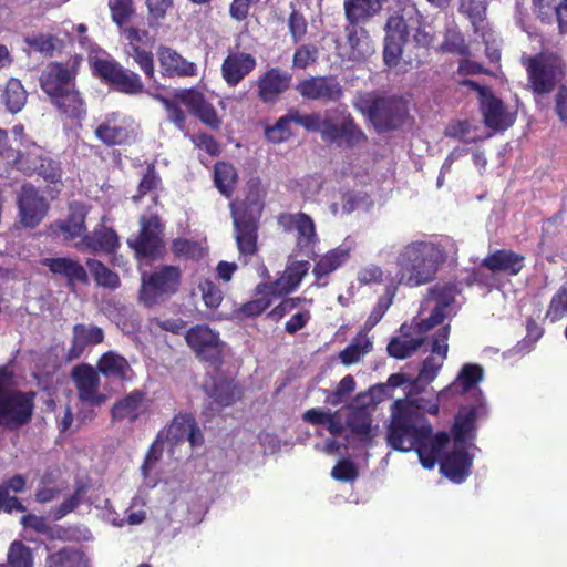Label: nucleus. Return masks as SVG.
<instances>
[{
  "label": "nucleus",
  "instance_id": "1",
  "mask_svg": "<svg viewBox=\"0 0 567 567\" xmlns=\"http://www.w3.org/2000/svg\"><path fill=\"white\" fill-rule=\"evenodd\" d=\"M386 443L399 452L415 451L421 465L432 470L443 447L449 443V435L445 432L434 435L430 423L419 415L412 405L398 400L392 405Z\"/></svg>",
  "mask_w": 567,
  "mask_h": 567
},
{
  "label": "nucleus",
  "instance_id": "2",
  "mask_svg": "<svg viewBox=\"0 0 567 567\" xmlns=\"http://www.w3.org/2000/svg\"><path fill=\"white\" fill-rule=\"evenodd\" d=\"M456 295L457 289L451 284H437L432 287L422 303V310H429L431 315L415 323L413 328L414 337L411 332L412 327L406 323L402 324L400 328L401 336L392 338L388 344L389 355L403 360L414 354L425 342L424 334L451 316Z\"/></svg>",
  "mask_w": 567,
  "mask_h": 567
},
{
  "label": "nucleus",
  "instance_id": "3",
  "mask_svg": "<svg viewBox=\"0 0 567 567\" xmlns=\"http://www.w3.org/2000/svg\"><path fill=\"white\" fill-rule=\"evenodd\" d=\"M443 249L430 241H412L404 245L396 256L399 282L417 287L433 280L444 262Z\"/></svg>",
  "mask_w": 567,
  "mask_h": 567
},
{
  "label": "nucleus",
  "instance_id": "4",
  "mask_svg": "<svg viewBox=\"0 0 567 567\" xmlns=\"http://www.w3.org/2000/svg\"><path fill=\"white\" fill-rule=\"evenodd\" d=\"M32 391L22 392L16 389L14 377L6 367L0 368V426L18 430L28 424L34 411Z\"/></svg>",
  "mask_w": 567,
  "mask_h": 567
},
{
  "label": "nucleus",
  "instance_id": "5",
  "mask_svg": "<svg viewBox=\"0 0 567 567\" xmlns=\"http://www.w3.org/2000/svg\"><path fill=\"white\" fill-rule=\"evenodd\" d=\"M353 106L369 121L378 133L399 128L408 114L405 102L396 96H380L375 93H364L357 97Z\"/></svg>",
  "mask_w": 567,
  "mask_h": 567
},
{
  "label": "nucleus",
  "instance_id": "6",
  "mask_svg": "<svg viewBox=\"0 0 567 567\" xmlns=\"http://www.w3.org/2000/svg\"><path fill=\"white\" fill-rule=\"evenodd\" d=\"M243 206L230 205L235 238L239 252L251 256L257 251L258 219L262 205L258 195H249Z\"/></svg>",
  "mask_w": 567,
  "mask_h": 567
},
{
  "label": "nucleus",
  "instance_id": "7",
  "mask_svg": "<svg viewBox=\"0 0 567 567\" xmlns=\"http://www.w3.org/2000/svg\"><path fill=\"white\" fill-rule=\"evenodd\" d=\"M181 269L176 266H163L150 275L142 276L140 301L145 307H153L165 301L178 291Z\"/></svg>",
  "mask_w": 567,
  "mask_h": 567
},
{
  "label": "nucleus",
  "instance_id": "8",
  "mask_svg": "<svg viewBox=\"0 0 567 567\" xmlns=\"http://www.w3.org/2000/svg\"><path fill=\"white\" fill-rule=\"evenodd\" d=\"M528 85L535 94L545 95L554 91L564 78L561 60L553 54H538L524 61Z\"/></svg>",
  "mask_w": 567,
  "mask_h": 567
},
{
  "label": "nucleus",
  "instance_id": "9",
  "mask_svg": "<svg viewBox=\"0 0 567 567\" xmlns=\"http://www.w3.org/2000/svg\"><path fill=\"white\" fill-rule=\"evenodd\" d=\"M319 134L323 142L352 147L367 141L364 132L355 124L348 112L326 113L322 116Z\"/></svg>",
  "mask_w": 567,
  "mask_h": 567
},
{
  "label": "nucleus",
  "instance_id": "10",
  "mask_svg": "<svg viewBox=\"0 0 567 567\" xmlns=\"http://www.w3.org/2000/svg\"><path fill=\"white\" fill-rule=\"evenodd\" d=\"M94 72L121 93L136 95L143 92L144 85L140 75L123 68L115 60L96 59Z\"/></svg>",
  "mask_w": 567,
  "mask_h": 567
},
{
  "label": "nucleus",
  "instance_id": "11",
  "mask_svg": "<svg viewBox=\"0 0 567 567\" xmlns=\"http://www.w3.org/2000/svg\"><path fill=\"white\" fill-rule=\"evenodd\" d=\"M163 226L158 216H141L140 233L127 239V245L134 249L136 255L155 258L163 249L162 239Z\"/></svg>",
  "mask_w": 567,
  "mask_h": 567
},
{
  "label": "nucleus",
  "instance_id": "12",
  "mask_svg": "<svg viewBox=\"0 0 567 567\" xmlns=\"http://www.w3.org/2000/svg\"><path fill=\"white\" fill-rule=\"evenodd\" d=\"M94 135L106 146L126 144L134 138V121L123 113L111 112L96 125Z\"/></svg>",
  "mask_w": 567,
  "mask_h": 567
},
{
  "label": "nucleus",
  "instance_id": "13",
  "mask_svg": "<svg viewBox=\"0 0 567 567\" xmlns=\"http://www.w3.org/2000/svg\"><path fill=\"white\" fill-rule=\"evenodd\" d=\"M296 91L306 100L336 103L343 97V87L333 75L309 76L298 82Z\"/></svg>",
  "mask_w": 567,
  "mask_h": 567
},
{
  "label": "nucleus",
  "instance_id": "14",
  "mask_svg": "<svg viewBox=\"0 0 567 567\" xmlns=\"http://www.w3.org/2000/svg\"><path fill=\"white\" fill-rule=\"evenodd\" d=\"M463 83L481 91V110L484 123L487 127L495 131H504L514 124L516 114L511 112L502 100L497 99L489 91L481 90L480 86L472 81H465Z\"/></svg>",
  "mask_w": 567,
  "mask_h": 567
},
{
  "label": "nucleus",
  "instance_id": "15",
  "mask_svg": "<svg viewBox=\"0 0 567 567\" xmlns=\"http://www.w3.org/2000/svg\"><path fill=\"white\" fill-rule=\"evenodd\" d=\"M19 220L27 228L37 227L47 216L49 202L31 184L21 187L18 195Z\"/></svg>",
  "mask_w": 567,
  "mask_h": 567
},
{
  "label": "nucleus",
  "instance_id": "16",
  "mask_svg": "<svg viewBox=\"0 0 567 567\" xmlns=\"http://www.w3.org/2000/svg\"><path fill=\"white\" fill-rule=\"evenodd\" d=\"M186 342L196 355L204 361L217 363L223 355L224 343L220 341L218 333L209 327L198 324L190 328L186 336Z\"/></svg>",
  "mask_w": 567,
  "mask_h": 567
},
{
  "label": "nucleus",
  "instance_id": "17",
  "mask_svg": "<svg viewBox=\"0 0 567 567\" xmlns=\"http://www.w3.org/2000/svg\"><path fill=\"white\" fill-rule=\"evenodd\" d=\"M71 379L82 403L90 406H101L106 402V395L100 390L99 373L91 365L80 364L74 367Z\"/></svg>",
  "mask_w": 567,
  "mask_h": 567
},
{
  "label": "nucleus",
  "instance_id": "18",
  "mask_svg": "<svg viewBox=\"0 0 567 567\" xmlns=\"http://www.w3.org/2000/svg\"><path fill=\"white\" fill-rule=\"evenodd\" d=\"M449 334L450 326H444L435 332L431 346L432 355L423 361L420 373L412 384L411 390L417 389L420 383L429 384L436 378L439 370L446 359Z\"/></svg>",
  "mask_w": 567,
  "mask_h": 567
},
{
  "label": "nucleus",
  "instance_id": "19",
  "mask_svg": "<svg viewBox=\"0 0 567 567\" xmlns=\"http://www.w3.org/2000/svg\"><path fill=\"white\" fill-rule=\"evenodd\" d=\"M486 414V404L481 399H478V402L474 405L461 408L455 416L452 429L454 442L457 445H467L471 443L476 436L475 422Z\"/></svg>",
  "mask_w": 567,
  "mask_h": 567
},
{
  "label": "nucleus",
  "instance_id": "20",
  "mask_svg": "<svg viewBox=\"0 0 567 567\" xmlns=\"http://www.w3.org/2000/svg\"><path fill=\"white\" fill-rule=\"evenodd\" d=\"M450 442L443 447L436 463L441 464V472L455 483L463 482L470 475L472 458L466 452V445H457L454 442L453 450L446 452Z\"/></svg>",
  "mask_w": 567,
  "mask_h": 567
},
{
  "label": "nucleus",
  "instance_id": "21",
  "mask_svg": "<svg viewBox=\"0 0 567 567\" xmlns=\"http://www.w3.org/2000/svg\"><path fill=\"white\" fill-rule=\"evenodd\" d=\"M161 73L167 78H189L198 75V65L188 61L176 50L161 47L157 51Z\"/></svg>",
  "mask_w": 567,
  "mask_h": 567
},
{
  "label": "nucleus",
  "instance_id": "22",
  "mask_svg": "<svg viewBox=\"0 0 567 567\" xmlns=\"http://www.w3.org/2000/svg\"><path fill=\"white\" fill-rule=\"evenodd\" d=\"M484 370L478 364L466 363L460 370L456 379L447 385L445 389L439 392L440 398H452L454 395L464 394L467 392H474L480 395L481 391L477 388L478 383L483 380Z\"/></svg>",
  "mask_w": 567,
  "mask_h": 567
},
{
  "label": "nucleus",
  "instance_id": "23",
  "mask_svg": "<svg viewBox=\"0 0 567 567\" xmlns=\"http://www.w3.org/2000/svg\"><path fill=\"white\" fill-rule=\"evenodd\" d=\"M344 33L348 48L346 55L349 61L362 62L374 54L375 45L364 28L357 24H347Z\"/></svg>",
  "mask_w": 567,
  "mask_h": 567
},
{
  "label": "nucleus",
  "instance_id": "24",
  "mask_svg": "<svg viewBox=\"0 0 567 567\" xmlns=\"http://www.w3.org/2000/svg\"><path fill=\"white\" fill-rule=\"evenodd\" d=\"M256 59L245 52L230 51L221 64V76L229 86H236L255 68Z\"/></svg>",
  "mask_w": 567,
  "mask_h": 567
},
{
  "label": "nucleus",
  "instance_id": "25",
  "mask_svg": "<svg viewBox=\"0 0 567 567\" xmlns=\"http://www.w3.org/2000/svg\"><path fill=\"white\" fill-rule=\"evenodd\" d=\"M40 86L50 100L74 85L73 73L61 63L49 64L40 75Z\"/></svg>",
  "mask_w": 567,
  "mask_h": 567
},
{
  "label": "nucleus",
  "instance_id": "26",
  "mask_svg": "<svg viewBox=\"0 0 567 567\" xmlns=\"http://www.w3.org/2000/svg\"><path fill=\"white\" fill-rule=\"evenodd\" d=\"M74 247L82 252L109 254L118 247V237L112 228L102 225L75 241Z\"/></svg>",
  "mask_w": 567,
  "mask_h": 567
},
{
  "label": "nucleus",
  "instance_id": "27",
  "mask_svg": "<svg viewBox=\"0 0 567 567\" xmlns=\"http://www.w3.org/2000/svg\"><path fill=\"white\" fill-rule=\"evenodd\" d=\"M175 96L207 126L218 128L220 118L218 117L214 106L205 101L202 93L195 90H182Z\"/></svg>",
  "mask_w": 567,
  "mask_h": 567
},
{
  "label": "nucleus",
  "instance_id": "28",
  "mask_svg": "<svg viewBox=\"0 0 567 567\" xmlns=\"http://www.w3.org/2000/svg\"><path fill=\"white\" fill-rule=\"evenodd\" d=\"M290 226L297 230V246L307 257L315 254V246L318 241L315 223L310 216L303 213L287 215L282 217Z\"/></svg>",
  "mask_w": 567,
  "mask_h": 567
},
{
  "label": "nucleus",
  "instance_id": "29",
  "mask_svg": "<svg viewBox=\"0 0 567 567\" xmlns=\"http://www.w3.org/2000/svg\"><path fill=\"white\" fill-rule=\"evenodd\" d=\"M291 75L278 68L268 70L258 81V96L266 103L275 102L291 83Z\"/></svg>",
  "mask_w": 567,
  "mask_h": 567
},
{
  "label": "nucleus",
  "instance_id": "30",
  "mask_svg": "<svg viewBox=\"0 0 567 567\" xmlns=\"http://www.w3.org/2000/svg\"><path fill=\"white\" fill-rule=\"evenodd\" d=\"M309 266L307 260L292 261L276 281L265 285V288L268 290V293L274 296L287 295L300 285L303 277L308 274Z\"/></svg>",
  "mask_w": 567,
  "mask_h": 567
},
{
  "label": "nucleus",
  "instance_id": "31",
  "mask_svg": "<svg viewBox=\"0 0 567 567\" xmlns=\"http://www.w3.org/2000/svg\"><path fill=\"white\" fill-rule=\"evenodd\" d=\"M72 332L73 338L68 352L70 360L80 358L87 347L99 344L104 339L103 330L94 324L76 323Z\"/></svg>",
  "mask_w": 567,
  "mask_h": 567
},
{
  "label": "nucleus",
  "instance_id": "32",
  "mask_svg": "<svg viewBox=\"0 0 567 567\" xmlns=\"http://www.w3.org/2000/svg\"><path fill=\"white\" fill-rule=\"evenodd\" d=\"M41 264L54 275L64 277L70 286H73L75 282L87 284L89 281L85 268L72 258H43Z\"/></svg>",
  "mask_w": 567,
  "mask_h": 567
},
{
  "label": "nucleus",
  "instance_id": "33",
  "mask_svg": "<svg viewBox=\"0 0 567 567\" xmlns=\"http://www.w3.org/2000/svg\"><path fill=\"white\" fill-rule=\"evenodd\" d=\"M146 408L145 393L134 390L112 406V420L134 422L146 411Z\"/></svg>",
  "mask_w": 567,
  "mask_h": 567
},
{
  "label": "nucleus",
  "instance_id": "34",
  "mask_svg": "<svg viewBox=\"0 0 567 567\" xmlns=\"http://www.w3.org/2000/svg\"><path fill=\"white\" fill-rule=\"evenodd\" d=\"M482 266L493 272L515 276L524 267V256L506 249L495 250L482 260Z\"/></svg>",
  "mask_w": 567,
  "mask_h": 567
},
{
  "label": "nucleus",
  "instance_id": "35",
  "mask_svg": "<svg viewBox=\"0 0 567 567\" xmlns=\"http://www.w3.org/2000/svg\"><path fill=\"white\" fill-rule=\"evenodd\" d=\"M351 250L352 247L350 245H341L323 255L312 271L317 281H320L322 277L328 276L347 262L350 258ZM318 285L324 286L327 282H318Z\"/></svg>",
  "mask_w": 567,
  "mask_h": 567
},
{
  "label": "nucleus",
  "instance_id": "36",
  "mask_svg": "<svg viewBox=\"0 0 567 567\" xmlns=\"http://www.w3.org/2000/svg\"><path fill=\"white\" fill-rule=\"evenodd\" d=\"M344 16L348 24L365 22L381 10L380 0H344Z\"/></svg>",
  "mask_w": 567,
  "mask_h": 567
},
{
  "label": "nucleus",
  "instance_id": "37",
  "mask_svg": "<svg viewBox=\"0 0 567 567\" xmlns=\"http://www.w3.org/2000/svg\"><path fill=\"white\" fill-rule=\"evenodd\" d=\"M71 213L68 220L56 221L52 227H56L65 240L82 239L85 235V209L81 205L71 206Z\"/></svg>",
  "mask_w": 567,
  "mask_h": 567
},
{
  "label": "nucleus",
  "instance_id": "38",
  "mask_svg": "<svg viewBox=\"0 0 567 567\" xmlns=\"http://www.w3.org/2000/svg\"><path fill=\"white\" fill-rule=\"evenodd\" d=\"M51 102L70 118H78L85 114V104L75 85L56 95Z\"/></svg>",
  "mask_w": 567,
  "mask_h": 567
},
{
  "label": "nucleus",
  "instance_id": "39",
  "mask_svg": "<svg viewBox=\"0 0 567 567\" xmlns=\"http://www.w3.org/2000/svg\"><path fill=\"white\" fill-rule=\"evenodd\" d=\"M97 369L103 375L113 379H127L131 371L127 360L113 351L101 357Z\"/></svg>",
  "mask_w": 567,
  "mask_h": 567
},
{
  "label": "nucleus",
  "instance_id": "40",
  "mask_svg": "<svg viewBox=\"0 0 567 567\" xmlns=\"http://www.w3.org/2000/svg\"><path fill=\"white\" fill-rule=\"evenodd\" d=\"M27 91L18 79L11 78L3 90L1 102L8 112L19 113L25 105Z\"/></svg>",
  "mask_w": 567,
  "mask_h": 567
},
{
  "label": "nucleus",
  "instance_id": "41",
  "mask_svg": "<svg viewBox=\"0 0 567 567\" xmlns=\"http://www.w3.org/2000/svg\"><path fill=\"white\" fill-rule=\"evenodd\" d=\"M347 426L349 427L351 435L355 440L364 444L371 443L373 439L372 421L367 412L362 410H355L352 413H350L347 420Z\"/></svg>",
  "mask_w": 567,
  "mask_h": 567
},
{
  "label": "nucleus",
  "instance_id": "42",
  "mask_svg": "<svg viewBox=\"0 0 567 567\" xmlns=\"http://www.w3.org/2000/svg\"><path fill=\"white\" fill-rule=\"evenodd\" d=\"M372 350V341L365 332H360L351 343L340 352L339 358L346 365L359 362Z\"/></svg>",
  "mask_w": 567,
  "mask_h": 567
},
{
  "label": "nucleus",
  "instance_id": "43",
  "mask_svg": "<svg viewBox=\"0 0 567 567\" xmlns=\"http://www.w3.org/2000/svg\"><path fill=\"white\" fill-rule=\"evenodd\" d=\"M86 266L97 286L111 290H115L120 287L121 280L118 275L106 267L102 261L89 258Z\"/></svg>",
  "mask_w": 567,
  "mask_h": 567
},
{
  "label": "nucleus",
  "instance_id": "44",
  "mask_svg": "<svg viewBox=\"0 0 567 567\" xmlns=\"http://www.w3.org/2000/svg\"><path fill=\"white\" fill-rule=\"evenodd\" d=\"M237 172L235 167L226 162H218L215 164L214 182L218 190L226 197H230L236 182Z\"/></svg>",
  "mask_w": 567,
  "mask_h": 567
},
{
  "label": "nucleus",
  "instance_id": "45",
  "mask_svg": "<svg viewBox=\"0 0 567 567\" xmlns=\"http://www.w3.org/2000/svg\"><path fill=\"white\" fill-rule=\"evenodd\" d=\"M193 417L189 415H178L173 419L167 429L162 430L164 432V441L171 444H178L184 442L189 431H192Z\"/></svg>",
  "mask_w": 567,
  "mask_h": 567
},
{
  "label": "nucleus",
  "instance_id": "46",
  "mask_svg": "<svg viewBox=\"0 0 567 567\" xmlns=\"http://www.w3.org/2000/svg\"><path fill=\"white\" fill-rule=\"evenodd\" d=\"M213 402L218 405V408L229 406L235 403L240 398L239 388L228 381L219 382L215 385L213 392Z\"/></svg>",
  "mask_w": 567,
  "mask_h": 567
},
{
  "label": "nucleus",
  "instance_id": "47",
  "mask_svg": "<svg viewBox=\"0 0 567 567\" xmlns=\"http://www.w3.org/2000/svg\"><path fill=\"white\" fill-rule=\"evenodd\" d=\"M567 316V281L553 296L548 309L546 311V319L550 322H557Z\"/></svg>",
  "mask_w": 567,
  "mask_h": 567
},
{
  "label": "nucleus",
  "instance_id": "48",
  "mask_svg": "<svg viewBox=\"0 0 567 567\" xmlns=\"http://www.w3.org/2000/svg\"><path fill=\"white\" fill-rule=\"evenodd\" d=\"M24 43L34 52L52 55L56 38L49 33H32L24 37Z\"/></svg>",
  "mask_w": 567,
  "mask_h": 567
},
{
  "label": "nucleus",
  "instance_id": "49",
  "mask_svg": "<svg viewBox=\"0 0 567 567\" xmlns=\"http://www.w3.org/2000/svg\"><path fill=\"white\" fill-rule=\"evenodd\" d=\"M394 293H395L394 288L386 287L384 295H382L379 298L378 303L372 309L369 318L367 319V321L364 323L365 329L370 330L380 322V320L383 318L384 313L388 311V309L392 305Z\"/></svg>",
  "mask_w": 567,
  "mask_h": 567
},
{
  "label": "nucleus",
  "instance_id": "50",
  "mask_svg": "<svg viewBox=\"0 0 567 567\" xmlns=\"http://www.w3.org/2000/svg\"><path fill=\"white\" fill-rule=\"evenodd\" d=\"M32 553L22 542H13L8 550V563L11 567H33Z\"/></svg>",
  "mask_w": 567,
  "mask_h": 567
},
{
  "label": "nucleus",
  "instance_id": "51",
  "mask_svg": "<svg viewBox=\"0 0 567 567\" xmlns=\"http://www.w3.org/2000/svg\"><path fill=\"white\" fill-rule=\"evenodd\" d=\"M290 125L291 123L286 114L279 117L272 126L266 127L265 137L275 144L282 143L292 135Z\"/></svg>",
  "mask_w": 567,
  "mask_h": 567
},
{
  "label": "nucleus",
  "instance_id": "52",
  "mask_svg": "<svg viewBox=\"0 0 567 567\" xmlns=\"http://www.w3.org/2000/svg\"><path fill=\"white\" fill-rule=\"evenodd\" d=\"M125 52L138 64L146 76H154L153 54L150 51L141 49L138 45H126Z\"/></svg>",
  "mask_w": 567,
  "mask_h": 567
},
{
  "label": "nucleus",
  "instance_id": "53",
  "mask_svg": "<svg viewBox=\"0 0 567 567\" xmlns=\"http://www.w3.org/2000/svg\"><path fill=\"white\" fill-rule=\"evenodd\" d=\"M485 11V0H461L460 12L466 16L475 28L484 20Z\"/></svg>",
  "mask_w": 567,
  "mask_h": 567
},
{
  "label": "nucleus",
  "instance_id": "54",
  "mask_svg": "<svg viewBox=\"0 0 567 567\" xmlns=\"http://www.w3.org/2000/svg\"><path fill=\"white\" fill-rule=\"evenodd\" d=\"M290 123L298 124L309 132H318L320 128L322 115L320 113L302 114L296 109H291L287 113Z\"/></svg>",
  "mask_w": 567,
  "mask_h": 567
},
{
  "label": "nucleus",
  "instance_id": "55",
  "mask_svg": "<svg viewBox=\"0 0 567 567\" xmlns=\"http://www.w3.org/2000/svg\"><path fill=\"white\" fill-rule=\"evenodd\" d=\"M109 7L112 20L118 27H123V24H125L134 14L132 0H110Z\"/></svg>",
  "mask_w": 567,
  "mask_h": 567
},
{
  "label": "nucleus",
  "instance_id": "56",
  "mask_svg": "<svg viewBox=\"0 0 567 567\" xmlns=\"http://www.w3.org/2000/svg\"><path fill=\"white\" fill-rule=\"evenodd\" d=\"M164 432H158L156 440L151 445L144 463L141 466V472L146 477L154 465L159 461L164 450Z\"/></svg>",
  "mask_w": 567,
  "mask_h": 567
},
{
  "label": "nucleus",
  "instance_id": "57",
  "mask_svg": "<svg viewBox=\"0 0 567 567\" xmlns=\"http://www.w3.org/2000/svg\"><path fill=\"white\" fill-rule=\"evenodd\" d=\"M384 30L385 38L406 41L408 24L402 16L393 14L389 17Z\"/></svg>",
  "mask_w": 567,
  "mask_h": 567
},
{
  "label": "nucleus",
  "instance_id": "58",
  "mask_svg": "<svg viewBox=\"0 0 567 567\" xmlns=\"http://www.w3.org/2000/svg\"><path fill=\"white\" fill-rule=\"evenodd\" d=\"M40 176L50 183H58L61 179L59 163L48 157H40L39 165L33 168Z\"/></svg>",
  "mask_w": 567,
  "mask_h": 567
},
{
  "label": "nucleus",
  "instance_id": "59",
  "mask_svg": "<svg viewBox=\"0 0 567 567\" xmlns=\"http://www.w3.org/2000/svg\"><path fill=\"white\" fill-rule=\"evenodd\" d=\"M318 59V49L313 44L300 45L293 54V66L298 69H306L313 64Z\"/></svg>",
  "mask_w": 567,
  "mask_h": 567
},
{
  "label": "nucleus",
  "instance_id": "60",
  "mask_svg": "<svg viewBox=\"0 0 567 567\" xmlns=\"http://www.w3.org/2000/svg\"><path fill=\"white\" fill-rule=\"evenodd\" d=\"M441 50L443 52L456 53L460 55L466 54L467 51L462 34L455 30H447L445 32Z\"/></svg>",
  "mask_w": 567,
  "mask_h": 567
},
{
  "label": "nucleus",
  "instance_id": "61",
  "mask_svg": "<svg viewBox=\"0 0 567 567\" xmlns=\"http://www.w3.org/2000/svg\"><path fill=\"white\" fill-rule=\"evenodd\" d=\"M446 399L447 398H440L437 393L433 399L416 398L413 400H405L404 403L412 405L416 413L421 416H423V413L436 415L439 413V403ZM401 401L403 402V400Z\"/></svg>",
  "mask_w": 567,
  "mask_h": 567
},
{
  "label": "nucleus",
  "instance_id": "62",
  "mask_svg": "<svg viewBox=\"0 0 567 567\" xmlns=\"http://www.w3.org/2000/svg\"><path fill=\"white\" fill-rule=\"evenodd\" d=\"M384 271L375 264H368L359 269L357 280L361 285L382 284Z\"/></svg>",
  "mask_w": 567,
  "mask_h": 567
},
{
  "label": "nucleus",
  "instance_id": "63",
  "mask_svg": "<svg viewBox=\"0 0 567 567\" xmlns=\"http://www.w3.org/2000/svg\"><path fill=\"white\" fill-rule=\"evenodd\" d=\"M205 305L209 308H216L223 300L221 291L209 280H204L198 285Z\"/></svg>",
  "mask_w": 567,
  "mask_h": 567
},
{
  "label": "nucleus",
  "instance_id": "64",
  "mask_svg": "<svg viewBox=\"0 0 567 567\" xmlns=\"http://www.w3.org/2000/svg\"><path fill=\"white\" fill-rule=\"evenodd\" d=\"M405 41L384 39L383 60L388 66H395L399 63V59L402 54V45Z\"/></svg>",
  "mask_w": 567,
  "mask_h": 567
}]
</instances>
